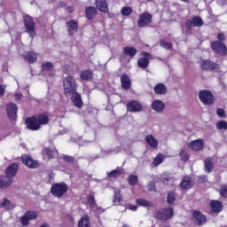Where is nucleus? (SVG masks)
<instances>
[{"label":"nucleus","mask_w":227,"mask_h":227,"mask_svg":"<svg viewBox=\"0 0 227 227\" xmlns=\"http://www.w3.org/2000/svg\"><path fill=\"white\" fill-rule=\"evenodd\" d=\"M49 114L47 112L40 113L37 115L27 117L25 120V125L28 130L36 131L42 129L43 125H49Z\"/></svg>","instance_id":"nucleus-1"},{"label":"nucleus","mask_w":227,"mask_h":227,"mask_svg":"<svg viewBox=\"0 0 227 227\" xmlns=\"http://www.w3.org/2000/svg\"><path fill=\"white\" fill-rule=\"evenodd\" d=\"M64 95L70 97L77 92V82L72 75H67L63 81Z\"/></svg>","instance_id":"nucleus-2"},{"label":"nucleus","mask_w":227,"mask_h":227,"mask_svg":"<svg viewBox=\"0 0 227 227\" xmlns=\"http://www.w3.org/2000/svg\"><path fill=\"white\" fill-rule=\"evenodd\" d=\"M68 184L65 182L55 183L51 184V194L54 198H63L67 192H68Z\"/></svg>","instance_id":"nucleus-3"},{"label":"nucleus","mask_w":227,"mask_h":227,"mask_svg":"<svg viewBox=\"0 0 227 227\" xmlns=\"http://www.w3.org/2000/svg\"><path fill=\"white\" fill-rule=\"evenodd\" d=\"M24 26L26 29V33H27L31 38H35L36 36V23L33 20V17L27 15L24 17Z\"/></svg>","instance_id":"nucleus-4"},{"label":"nucleus","mask_w":227,"mask_h":227,"mask_svg":"<svg viewBox=\"0 0 227 227\" xmlns=\"http://www.w3.org/2000/svg\"><path fill=\"white\" fill-rule=\"evenodd\" d=\"M199 99L204 104V106H212L215 98L214 97V94H212V91L203 90L199 92Z\"/></svg>","instance_id":"nucleus-5"},{"label":"nucleus","mask_w":227,"mask_h":227,"mask_svg":"<svg viewBox=\"0 0 227 227\" xmlns=\"http://www.w3.org/2000/svg\"><path fill=\"white\" fill-rule=\"evenodd\" d=\"M210 47L212 51L219 56H226L227 54V46L223 42L212 41L210 43Z\"/></svg>","instance_id":"nucleus-6"},{"label":"nucleus","mask_w":227,"mask_h":227,"mask_svg":"<svg viewBox=\"0 0 227 227\" xmlns=\"http://www.w3.org/2000/svg\"><path fill=\"white\" fill-rule=\"evenodd\" d=\"M152 22H153V15L150 12H143L138 17L137 26L138 27H148Z\"/></svg>","instance_id":"nucleus-7"},{"label":"nucleus","mask_w":227,"mask_h":227,"mask_svg":"<svg viewBox=\"0 0 227 227\" xmlns=\"http://www.w3.org/2000/svg\"><path fill=\"white\" fill-rule=\"evenodd\" d=\"M201 70L205 72H214V70H219V64L210 60V59H202L200 63Z\"/></svg>","instance_id":"nucleus-8"},{"label":"nucleus","mask_w":227,"mask_h":227,"mask_svg":"<svg viewBox=\"0 0 227 227\" xmlns=\"http://www.w3.org/2000/svg\"><path fill=\"white\" fill-rule=\"evenodd\" d=\"M203 24V20L200 16H194L192 20H187L184 22V26L188 31H192V26L193 27H201Z\"/></svg>","instance_id":"nucleus-9"},{"label":"nucleus","mask_w":227,"mask_h":227,"mask_svg":"<svg viewBox=\"0 0 227 227\" xmlns=\"http://www.w3.org/2000/svg\"><path fill=\"white\" fill-rule=\"evenodd\" d=\"M174 215V211L172 207L162 208L156 212L155 217L160 221H168L171 219Z\"/></svg>","instance_id":"nucleus-10"},{"label":"nucleus","mask_w":227,"mask_h":227,"mask_svg":"<svg viewBox=\"0 0 227 227\" xmlns=\"http://www.w3.org/2000/svg\"><path fill=\"white\" fill-rule=\"evenodd\" d=\"M141 56L143 57L138 59L137 66L139 68L145 70V68H148V67H150V59H153V58H152V54L148 51H142Z\"/></svg>","instance_id":"nucleus-11"},{"label":"nucleus","mask_w":227,"mask_h":227,"mask_svg":"<svg viewBox=\"0 0 227 227\" xmlns=\"http://www.w3.org/2000/svg\"><path fill=\"white\" fill-rule=\"evenodd\" d=\"M66 27L69 36H75L79 32V21L76 20L66 21Z\"/></svg>","instance_id":"nucleus-12"},{"label":"nucleus","mask_w":227,"mask_h":227,"mask_svg":"<svg viewBox=\"0 0 227 227\" xmlns=\"http://www.w3.org/2000/svg\"><path fill=\"white\" fill-rule=\"evenodd\" d=\"M21 162H23V164L30 169H36V168L40 167V163H38V160H35L30 155L27 154H24L21 156Z\"/></svg>","instance_id":"nucleus-13"},{"label":"nucleus","mask_w":227,"mask_h":227,"mask_svg":"<svg viewBox=\"0 0 227 227\" xmlns=\"http://www.w3.org/2000/svg\"><path fill=\"white\" fill-rule=\"evenodd\" d=\"M204 146L205 143L202 139L192 140L187 144V147L196 153H198V152H201Z\"/></svg>","instance_id":"nucleus-14"},{"label":"nucleus","mask_w":227,"mask_h":227,"mask_svg":"<svg viewBox=\"0 0 227 227\" xmlns=\"http://www.w3.org/2000/svg\"><path fill=\"white\" fill-rule=\"evenodd\" d=\"M193 223L197 226H203L207 223V216L201 213L200 210H194L192 213Z\"/></svg>","instance_id":"nucleus-15"},{"label":"nucleus","mask_w":227,"mask_h":227,"mask_svg":"<svg viewBox=\"0 0 227 227\" xmlns=\"http://www.w3.org/2000/svg\"><path fill=\"white\" fill-rule=\"evenodd\" d=\"M129 113H141L143 111V105L137 100H132L126 105Z\"/></svg>","instance_id":"nucleus-16"},{"label":"nucleus","mask_w":227,"mask_h":227,"mask_svg":"<svg viewBox=\"0 0 227 227\" xmlns=\"http://www.w3.org/2000/svg\"><path fill=\"white\" fill-rule=\"evenodd\" d=\"M209 207L211 208V214H216L217 215L221 214V212H223V208L224 206L223 205L221 200H212L209 202Z\"/></svg>","instance_id":"nucleus-17"},{"label":"nucleus","mask_w":227,"mask_h":227,"mask_svg":"<svg viewBox=\"0 0 227 227\" xmlns=\"http://www.w3.org/2000/svg\"><path fill=\"white\" fill-rule=\"evenodd\" d=\"M36 217L37 215L35 212L27 211L23 216L20 217V223L22 226L27 227L29 226V221H33V219H36Z\"/></svg>","instance_id":"nucleus-18"},{"label":"nucleus","mask_w":227,"mask_h":227,"mask_svg":"<svg viewBox=\"0 0 227 227\" xmlns=\"http://www.w3.org/2000/svg\"><path fill=\"white\" fill-rule=\"evenodd\" d=\"M7 115L10 120H17V105L15 103H9L6 107Z\"/></svg>","instance_id":"nucleus-19"},{"label":"nucleus","mask_w":227,"mask_h":227,"mask_svg":"<svg viewBox=\"0 0 227 227\" xmlns=\"http://www.w3.org/2000/svg\"><path fill=\"white\" fill-rule=\"evenodd\" d=\"M19 171V163H12L9 165L5 169V176L7 178H12L17 175V172Z\"/></svg>","instance_id":"nucleus-20"},{"label":"nucleus","mask_w":227,"mask_h":227,"mask_svg":"<svg viewBox=\"0 0 227 227\" xmlns=\"http://www.w3.org/2000/svg\"><path fill=\"white\" fill-rule=\"evenodd\" d=\"M70 97L74 107H77L78 109H82V106H84V103L82 102V98L81 97V94L76 91V93L72 94Z\"/></svg>","instance_id":"nucleus-21"},{"label":"nucleus","mask_w":227,"mask_h":227,"mask_svg":"<svg viewBox=\"0 0 227 227\" xmlns=\"http://www.w3.org/2000/svg\"><path fill=\"white\" fill-rule=\"evenodd\" d=\"M13 185V178L6 176H0V189H8Z\"/></svg>","instance_id":"nucleus-22"},{"label":"nucleus","mask_w":227,"mask_h":227,"mask_svg":"<svg viewBox=\"0 0 227 227\" xmlns=\"http://www.w3.org/2000/svg\"><path fill=\"white\" fill-rule=\"evenodd\" d=\"M179 185L181 189H184V191H189V189H192L194 184H192V179L191 178V176H186L183 177Z\"/></svg>","instance_id":"nucleus-23"},{"label":"nucleus","mask_w":227,"mask_h":227,"mask_svg":"<svg viewBox=\"0 0 227 227\" xmlns=\"http://www.w3.org/2000/svg\"><path fill=\"white\" fill-rule=\"evenodd\" d=\"M121 84L122 90H130V86H132V82L130 81V77L126 73L121 75Z\"/></svg>","instance_id":"nucleus-24"},{"label":"nucleus","mask_w":227,"mask_h":227,"mask_svg":"<svg viewBox=\"0 0 227 227\" xmlns=\"http://www.w3.org/2000/svg\"><path fill=\"white\" fill-rule=\"evenodd\" d=\"M97 13H98V11H97V8L94 6H90L85 9L87 20H93L97 17Z\"/></svg>","instance_id":"nucleus-25"},{"label":"nucleus","mask_w":227,"mask_h":227,"mask_svg":"<svg viewBox=\"0 0 227 227\" xmlns=\"http://www.w3.org/2000/svg\"><path fill=\"white\" fill-rule=\"evenodd\" d=\"M96 8L102 12L103 13H107L109 12V7L107 5L106 0H96L95 1Z\"/></svg>","instance_id":"nucleus-26"},{"label":"nucleus","mask_w":227,"mask_h":227,"mask_svg":"<svg viewBox=\"0 0 227 227\" xmlns=\"http://www.w3.org/2000/svg\"><path fill=\"white\" fill-rule=\"evenodd\" d=\"M23 58L27 63H36L38 60V56H36V53L35 51H27L26 54L23 55Z\"/></svg>","instance_id":"nucleus-27"},{"label":"nucleus","mask_w":227,"mask_h":227,"mask_svg":"<svg viewBox=\"0 0 227 227\" xmlns=\"http://www.w3.org/2000/svg\"><path fill=\"white\" fill-rule=\"evenodd\" d=\"M152 109L156 113H162L166 109V105H164V102L156 99L152 103Z\"/></svg>","instance_id":"nucleus-28"},{"label":"nucleus","mask_w":227,"mask_h":227,"mask_svg":"<svg viewBox=\"0 0 227 227\" xmlns=\"http://www.w3.org/2000/svg\"><path fill=\"white\" fill-rule=\"evenodd\" d=\"M123 54L132 59L136 57V54H137V49L132 46H126L123 48Z\"/></svg>","instance_id":"nucleus-29"},{"label":"nucleus","mask_w":227,"mask_h":227,"mask_svg":"<svg viewBox=\"0 0 227 227\" xmlns=\"http://www.w3.org/2000/svg\"><path fill=\"white\" fill-rule=\"evenodd\" d=\"M123 168L121 167H117L115 169L107 172V176L108 178H120L121 175H123Z\"/></svg>","instance_id":"nucleus-30"},{"label":"nucleus","mask_w":227,"mask_h":227,"mask_svg":"<svg viewBox=\"0 0 227 227\" xmlns=\"http://www.w3.org/2000/svg\"><path fill=\"white\" fill-rule=\"evenodd\" d=\"M80 78L82 81H93V71H91V69H85L82 71Z\"/></svg>","instance_id":"nucleus-31"},{"label":"nucleus","mask_w":227,"mask_h":227,"mask_svg":"<svg viewBox=\"0 0 227 227\" xmlns=\"http://www.w3.org/2000/svg\"><path fill=\"white\" fill-rule=\"evenodd\" d=\"M167 91L168 88L164 83H158L154 86V93H156V95H166Z\"/></svg>","instance_id":"nucleus-32"},{"label":"nucleus","mask_w":227,"mask_h":227,"mask_svg":"<svg viewBox=\"0 0 227 227\" xmlns=\"http://www.w3.org/2000/svg\"><path fill=\"white\" fill-rule=\"evenodd\" d=\"M145 141L151 146V148H157L159 146V141L153 137V135H147L145 137Z\"/></svg>","instance_id":"nucleus-33"},{"label":"nucleus","mask_w":227,"mask_h":227,"mask_svg":"<svg viewBox=\"0 0 227 227\" xmlns=\"http://www.w3.org/2000/svg\"><path fill=\"white\" fill-rule=\"evenodd\" d=\"M78 227H91L90 217L88 215L82 216L78 222Z\"/></svg>","instance_id":"nucleus-34"},{"label":"nucleus","mask_w":227,"mask_h":227,"mask_svg":"<svg viewBox=\"0 0 227 227\" xmlns=\"http://www.w3.org/2000/svg\"><path fill=\"white\" fill-rule=\"evenodd\" d=\"M0 208H4L5 210H13L15 206L12 204V201L8 199H4L2 203H0Z\"/></svg>","instance_id":"nucleus-35"},{"label":"nucleus","mask_w":227,"mask_h":227,"mask_svg":"<svg viewBox=\"0 0 227 227\" xmlns=\"http://www.w3.org/2000/svg\"><path fill=\"white\" fill-rule=\"evenodd\" d=\"M42 72H52L54 70V64L52 62H44L41 65Z\"/></svg>","instance_id":"nucleus-36"},{"label":"nucleus","mask_w":227,"mask_h":227,"mask_svg":"<svg viewBox=\"0 0 227 227\" xmlns=\"http://www.w3.org/2000/svg\"><path fill=\"white\" fill-rule=\"evenodd\" d=\"M87 205H89L90 208H95L97 207V201L93 193L87 195Z\"/></svg>","instance_id":"nucleus-37"},{"label":"nucleus","mask_w":227,"mask_h":227,"mask_svg":"<svg viewBox=\"0 0 227 227\" xmlns=\"http://www.w3.org/2000/svg\"><path fill=\"white\" fill-rule=\"evenodd\" d=\"M204 169L207 173H212V171H214V162H212L210 160H205Z\"/></svg>","instance_id":"nucleus-38"},{"label":"nucleus","mask_w":227,"mask_h":227,"mask_svg":"<svg viewBox=\"0 0 227 227\" xmlns=\"http://www.w3.org/2000/svg\"><path fill=\"white\" fill-rule=\"evenodd\" d=\"M176 200V193L175 192H169L167 195V203L168 205H173Z\"/></svg>","instance_id":"nucleus-39"},{"label":"nucleus","mask_w":227,"mask_h":227,"mask_svg":"<svg viewBox=\"0 0 227 227\" xmlns=\"http://www.w3.org/2000/svg\"><path fill=\"white\" fill-rule=\"evenodd\" d=\"M63 162H67V164H74L75 162V157L64 154L59 157Z\"/></svg>","instance_id":"nucleus-40"},{"label":"nucleus","mask_w":227,"mask_h":227,"mask_svg":"<svg viewBox=\"0 0 227 227\" xmlns=\"http://www.w3.org/2000/svg\"><path fill=\"white\" fill-rule=\"evenodd\" d=\"M164 162V155L162 153H159L153 160V165L154 168H157V166H160V164H162Z\"/></svg>","instance_id":"nucleus-41"},{"label":"nucleus","mask_w":227,"mask_h":227,"mask_svg":"<svg viewBox=\"0 0 227 227\" xmlns=\"http://www.w3.org/2000/svg\"><path fill=\"white\" fill-rule=\"evenodd\" d=\"M179 157L183 162H187L189 159H191V155H189V153H187L184 149L180 151Z\"/></svg>","instance_id":"nucleus-42"},{"label":"nucleus","mask_w":227,"mask_h":227,"mask_svg":"<svg viewBox=\"0 0 227 227\" xmlns=\"http://www.w3.org/2000/svg\"><path fill=\"white\" fill-rule=\"evenodd\" d=\"M160 45L166 51H171V49H173V43H166L164 39L160 41Z\"/></svg>","instance_id":"nucleus-43"},{"label":"nucleus","mask_w":227,"mask_h":227,"mask_svg":"<svg viewBox=\"0 0 227 227\" xmlns=\"http://www.w3.org/2000/svg\"><path fill=\"white\" fill-rule=\"evenodd\" d=\"M128 184L129 185H137L138 182V178L137 175H129L127 178Z\"/></svg>","instance_id":"nucleus-44"},{"label":"nucleus","mask_w":227,"mask_h":227,"mask_svg":"<svg viewBox=\"0 0 227 227\" xmlns=\"http://www.w3.org/2000/svg\"><path fill=\"white\" fill-rule=\"evenodd\" d=\"M123 201V195H121V191L114 192V203H121Z\"/></svg>","instance_id":"nucleus-45"},{"label":"nucleus","mask_w":227,"mask_h":227,"mask_svg":"<svg viewBox=\"0 0 227 227\" xmlns=\"http://www.w3.org/2000/svg\"><path fill=\"white\" fill-rule=\"evenodd\" d=\"M121 13L123 15V17H129V15H132V7H122Z\"/></svg>","instance_id":"nucleus-46"},{"label":"nucleus","mask_w":227,"mask_h":227,"mask_svg":"<svg viewBox=\"0 0 227 227\" xmlns=\"http://www.w3.org/2000/svg\"><path fill=\"white\" fill-rule=\"evenodd\" d=\"M216 129L218 130H227V121H219L216 123Z\"/></svg>","instance_id":"nucleus-47"},{"label":"nucleus","mask_w":227,"mask_h":227,"mask_svg":"<svg viewBox=\"0 0 227 227\" xmlns=\"http://www.w3.org/2000/svg\"><path fill=\"white\" fill-rule=\"evenodd\" d=\"M219 194L221 198L227 199V184H223L220 187Z\"/></svg>","instance_id":"nucleus-48"},{"label":"nucleus","mask_w":227,"mask_h":227,"mask_svg":"<svg viewBox=\"0 0 227 227\" xmlns=\"http://www.w3.org/2000/svg\"><path fill=\"white\" fill-rule=\"evenodd\" d=\"M136 204L140 205V207H150V201L145 199H137Z\"/></svg>","instance_id":"nucleus-49"},{"label":"nucleus","mask_w":227,"mask_h":227,"mask_svg":"<svg viewBox=\"0 0 227 227\" xmlns=\"http://www.w3.org/2000/svg\"><path fill=\"white\" fill-rule=\"evenodd\" d=\"M44 153L47 155L48 159H54V151L45 148L44 149Z\"/></svg>","instance_id":"nucleus-50"},{"label":"nucleus","mask_w":227,"mask_h":227,"mask_svg":"<svg viewBox=\"0 0 227 227\" xmlns=\"http://www.w3.org/2000/svg\"><path fill=\"white\" fill-rule=\"evenodd\" d=\"M216 114L219 118H226V112L223 108H218L216 110Z\"/></svg>","instance_id":"nucleus-51"},{"label":"nucleus","mask_w":227,"mask_h":227,"mask_svg":"<svg viewBox=\"0 0 227 227\" xmlns=\"http://www.w3.org/2000/svg\"><path fill=\"white\" fill-rule=\"evenodd\" d=\"M217 41L216 42H222L223 43L224 40H226V35H224V33H219L217 35Z\"/></svg>","instance_id":"nucleus-52"},{"label":"nucleus","mask_w":227,"mask_h":227,"mask_svg":"<svg viewBox=\"0 0 227 227\" xmlns=\"http://www.w3.org/2000/svg\"><path fill=\"white\" fill-rule=\"evenodd\" d=\"M128 208H129V210H132L133 212H136V210H137V206L129 204Z\"/></svg>","instance_id":"nucleus-53"},{"label":"nucleus","mask_w":227,"mask_h":227,"mask_svg":"<svg viewBox=\"0 0 227 227\" xmlns=\"http://www.w3.org/2000/svg\"><path fill=\"white\" fill-rule=\"evenodd\" d=\"M4 87L3 85H0V97H4Z\"/></svg>","instance_id":"nucleus-54"},{"label":"nucleus","mask_w":227,"mask_h":227,"mask_svg":"<svg viewBox=\"0 0 227 227\" xmlns=\"http://www.w3.org/2000/svg\"><path fill=\"white\" fill-rule=\"evenodd\" d=\"M59 8H67V3H65V2H59Z\"/></svg>","instance_id":"nucleus-55"},{"label":"nucleus","mask_w":227,"mask_h":227,"mask_svg":"<svg viewBox=\"0 0 227 227\" xmlns=\"http://www.w3.org/2000/svg\"><path fill=\"white\" fill-rule=\"evenodd\" d=\"M67 12V13H74V6H68Z\"/></svg>","instance_id":"nucleus-56"},{"label":"nucleus","mask_w":227,"mask_h":227,"mask_svg":"<svg viewBox=\"0 0 227 227\" xmlns=\"http://www.w3.org/2000/svg\"><path fill=\"white\" fill-rule=\"evenodd\" d=\"M162 184H168L169 182V177H161Z\"/></svg>","instance_id":"nucleus-57"},{"label":"nucleus","mask_w":227,"mask_h":227,"mask_svg":"<svg viewBox=\"0 0 227 227\" xmlns=\"http://www.w3.org/2000/svg\"><path fill=\"white\" fill-rule=\"evenodd\" d=\"M15 98H16L17 100H20V99L22 98V94H21V93H16V94H15Z\"/></svg>","instance_id":"nucleus-58"},{"label":"nucleus","mask_w":227,"mask_h":227,"mask_svg":"<svg viewBox=\"0 0 227 227\" xmlns=\"http://www.w3.org/2000/svg\"><path fill=\"white\" fill-rule=\"evenodd\" d=\"M182 1L183 3H189L190 0H180Z\"/></svg>","instance_id":"nucleus-59"},{"label":"nucleus","mask_w":227,"mask_h":227,"mask_svg":"<svg viewBox=\"0 0 227 227\" xmlns=\"http://www.w3.org/2000/svg\"><path fill=\"white\" fill-rule=\"evenodd\" d=\"M100 210H102L101 207H98V212H100Z\"/></svg>","instance_id":"nucleus-60"},{"label":"nucleus","mask_w":227,"mask_h":227,"mask_svg":"<svg viewBox=\"0 0 227 227\" xmlns=\"http://www.w3.org/2000/svg\"><path fill=\"white\" fill-rule=\"evenodd\" d=\"M145 1H147L148 3H152V1H153V0H145Z\"/></svg>","instance_id":"nucleus-61"},{"label":"nucleus","mask_w":227,"mask_h":227,"mask_svg":"<svg viewBox=\"0 0 227 227\" xmlns=\"http://www.w3.org/2000/svg\"><path fill=\"white\" fill-rule=\"evenodd\" d=\"M51 3H56V0H51Z\"/></svg>","instance_id":"nucleus-62"}]
</instances>
